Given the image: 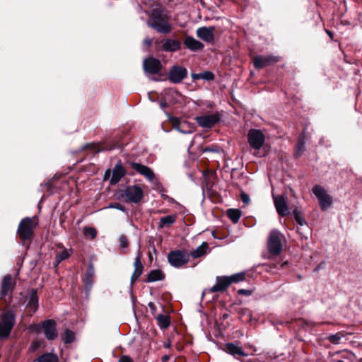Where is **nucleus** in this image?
I'll return each mask as SVG.
<instances>
[{
    "instance_id": "obj_1",
    "label": "nucleus",
    "mask_w": 362,
    "mask_h": 362,
    "mask_svg": "<svg viewBox=\"0 0 362 362\" xmlns=\"http://www.w3.org/2000/svg\"><path fill=\"white\" fill-rule=\"evenodd\" d=\"M149 19L146 24L156 31L163 34H168L171 32L173 26L169 22L168 16L163 13L160 5L153 7L150 11H146Z\"/></svg>"
},
{
    "instance_id": "obj_2",
    "label": "nucleus",
    "mask_w": 362,
    "mask_h": 362,
    "mask_svg": "<svg viewBox=\"0 0 362 362\" xmlns=\"http://www.w3.org/2000/svg\"><path fill=\"white\" fill-rule=\"evenodd\" d=\"M247 140L250 147L257 151V153H255V155L258 157H262L264 154H261L259 152L265 142V136L262 131L255 129H250L247 134Z\"/></svg>"
},
{
    "instance_id": "obj_3",
    "label": "nucleus",
    "mask_w": 362,
    "mask_h": 362,
    "mask_svg": "<svg viewBox=\"0 0 362 362\" xmlns=\"http://www.w3.org/2000/svg\"><path fill=\"white\" fill-rule=\"evenodd\" d=\"M127 163L135 171V173L143 176L148 182L156 185L158 180L153 170L147 165L134 161H128Z\"/></svg>"
},
{
    "instance_id": "obj_4",
    "label": "nucleus",
    "mask_w": 362,
    "mask_h": 362,
    "mask_svg": "<svg viewBox=\"0 0 362 362\" xmlns=\"http://www.w3.org/2000/svg\"><path fill=\"white\" fill-rule=\"evenodd\" d=\"M15 323V314L12 311H7L2 314L0 322V339L9 336Z\"/></svg>"
},
{
    "instance_id": "obj_5",
    "label": "nucleus",
    "mask_w": 362,
    "mask_h": 362,
    "mask_svg": "<svg viewBox=\"0 0 362 362\" xmlns=\"http://www.w3.org/2000/svg\"><path fill=\"white\" fill-rule=\"evenodd\" d=\"M35 227L34 218L25 217L23 218L18 228V233L20 238L23 240L30 239L33 234Z\"/></svg>"
},
{
    "instance_id": "obj_6",
    "label": "nucleus",
    "mask_w": 362,
    "mask_h": 362,
    "mask_svg": "<svg viewBox=\"0 0 362 362\" xmlns=\"http://www.w3.org/2000/svg\"><path fill=\"white\" fill-rule=\"evenodd\" d=\"M127 171L122 166L121 160H118L114 166L112 170L107 169L104 175V180L110 177V183L111 185H115L118 183L120 180L125 176Z\"/></svg>"
},
{
    "instance_id": "obj_7",
    "label": "nucleus",
    "mask_w": 362,
    "mask_h": 362,
    "mask_svg": "<svg viewBox=\"0 0 362 362\" xmlns=\"http://www.w3.org/2000/svg\"><path fill=\"white\" fill-rule=\"evenodd\" d=\"M283 235L278 230H272L268 239L269 252L274 255H277L282 250L281 239Z\"/></svg>"
},
{
    "instance_id": "obj_8",
    "label": "nucleus",
    "mask_w": 362,
    "mask_h": 362,
    "mask_svg": "<svg viewBox=\"0 0 362 362\" xmlns=\"http://www.w3.org/2000/svg\"><path fill=\"white\" fill-rule=\"evenodd\" d=\"M313 192L317 198L320 206L322 211L327 210L332 204V197L320 185H315Z\"/></svg>"
},
{
    "instance_id": "obj_9",
    "label": "nucleus",
    "mask_w": 362,
    "mask_h": 362,
    "mask_svg": "<svg viewBox=\"0 0 362 362\" xmlns=\"http://www.w3.org/2000/svg\"><path fill=\"white\" fill-rule=\"evenodd\" d=\"M143 68L147 75H160L163 65L159 59L149 57L144 60Z\"/></svg>"
},
{
    "instance_id": "obj_10",
    "label": "nucleus",
    "mask_w": 362,
    "mask_h": 362,
    "mask_svg": "<svg viewBox=\"0 0 362 362\" xmlns=\"http://www.w3.org/2000/svg\"><path fill=\"white\" fill-rule=\"evenodd\" d=\"M168 260L170 264L179 268L189 262V255L182 250H174L169 252Z\"/></svg>"
},
{
    "instance_id": "obj_11",
    "label": "nucleus",
    "mask_w": 362,
    "mask_h": 362,
    "mask_svg": "<svg viewBox=\"0 0 362 362\" xmlns=\"http://www.w3.org/2000/svg\"><path fill=\"white\" fill-rule=\"evenodd\" d=\"M221 118V115L216 112L211 115H204L195 117L198 125L203 128H211L215 124L218 123Z\"/></svg>"
},
{
    "instance_id": "obj_12",
    "label": "nucleus",
    "mask_w": 362,
    "mask_h": 362,
    "mask_svg": "<svg viewBox=\"0 0 362 362\" xmlns=\"http://www.w3.org/2000/svg\"><path fill=\"white\" fill-rule=\"evenodd\" d=\"M126 198L132 203H139L144 197L142 189L137 185L127 186L124 191Z\"/></svg>"
},
{
    "instance_id": "obj_13",
    "label": "nucleus",
    "mask_w": 362,
    "mask_h": 362,
    "mask_svg": "<svg viewBox=\"0 0 362 362\" xmlns=\"http://www.w3.org/2000/svg\"><path fill=\"white\" fill-rule=\"evenodd\" d=\"M216 281V284L212 287L203 291L202 296L208 293L224 291L231 284V281H230L228 277L226 276H217Z\"/></svg>"
},
{
    "instance_id": "obj_14",
    "label": "nucleus",
    "mask_w": 362,
    "mask_h": 362,
    "mask_svg": "<svg viewBox=\"0 0 362 362\" xmlns=\"http://www.w3.org/2000/svg\"><path fill=\"white\" fill-rule=\"evenodd\" d=\"M280 57L274 55H259L253 59V64L256 69H262L279 62Z\"/></svg>"
},
{
    "instance_id": "obj_15",
    "label": "nucleus",
    "mask_w": 362,
    "mask_h": 362,
    "mask_svg": "<svg viewBox=\"0 0 362 362\" xmlns=\"http://www.w3.org/2000/svg\"><path fill=\"white\" fill-rule=\"evenodd\" d=\"M187 71L185 67L173 66L168 71V79L173 83H180L187 76Z\"/></svg>"
},
{
    "instance_id": "obj_16",
    "label": "nucleus",
    "mask_w": 362,
    "mask_h": 362,
    "mask_svg": "<svg viewBox=\"0 0 362 362\" xmlns=\"http://www.w3.org/2000/svg\"><path fill=\"white\" fill-rule=\"evenodd\" d=\"M42 328L46 338L54 340L57 337V324L54 320H47L42 323Z\"/></svg>"
},
{
    "instance_id": "obj_17",
    "label": "nucleus",
    "mask_w": 362,
    "mask_h": 362,
    "mask_svg": "<svg viewBox=\"0 0 362 362\" xmlns=\"http://www.w3.org/2000/svg\"><path fill=\"white\" fill-rule=\"evenodd\" d=\"M161 50L167 52H175L180 50L182 44L179 40L166 38L161 41Z\"/></svg>"
},
{
    "instance_id": "obj_18",
    "label": "nucleus",
    "mask_w": 362,
    "mask_h": 362,
    "mask_svg": "<svg viewBox=\"0 0 362 362\" xmlns=\"http://www.w3.org/2000/svg\"><path fill=\"white\" fill-rule=\"evenodd\" d=\"M273 198L278 214L282 216L288 215L289 214V211L287 206V201L285 197L282 195L274 196L273 194Z\"/></svg>"
},
{
    "instance_id": "obj_19",
    "label": "nucleus",
    "mask_w": 362,
    "mask_h": 362,
    "mask_svg": "<svg viewBox=\"0 0 362 362\" xmlns=\"http://www.w3.org/2000/svg\"><path fill=\"white\" fill-rule=\"evenodd\" d=\"M215 28L213 26L211 27H202L197 30V35L198 37L202 39L206 42L213 43L214 40V31Z\"/></svg>"
},
{
    "instance_id": "obj_20",
    "label": "nucleus",
    "mask_w": 362,
    "mask_h": 362,
    "mask_svg": "<svg viewBox=\"0 0 362 362\" xmlns=\"http://www.w3.org/2000/svg\"><path fill=\"white\" fill-rule=\"evenodd\" d=\"M95 270L93 263H90L88 267V269L83 278V281L85 284V290L86 294H88L90 291L93 284Z\"/></svg>"
},
{
    "instance_id": "obj_21",
    "label": "nucleus",
    "mask_w": 362,
    "mask_h": 362,
    "mask_svg": "<svg viewBox=\"0 0 362 362\" xmlns=\"http://www.w3.org/2000/svg\"><path fill=\"white\" fill-rule=\"evenodd\" d=\"M183 43L187 49L193 52L202 50L204 48V45L192 36H187Z\"/></svg>"
},
{
    "instance_id": "obj_22",
    "label": "nucleus",
    "mask_w": 362,
    "mask_h": 362,
    "mask_svg": "<svg viewBox=\"0 0 362 362\" xmlns=\"http://www.w3.org/2000/svg\"><path fill=\"white\" fill-rule=\"evenodd\" d=\"M13 282H12V278L11 275H6L2 282H1V288L0 295L1 297L6 296L8 293H11L13 289Z\"/></svg>"
},
{
    "instance_id": "obj_23",
    "label": "nucleus",
    "mask_w": 362,
    "mask_h": 362,
    "mask_svg": "<svg viewBox=\"0 0 362 362\" xmlns=\"http://www.w3.org/2000/svg\"><path fill=\"white\" fill-rule=\"evenodd\" d=\"M226 351L233 356L235 358H240L246 356L244 351L239 346L233 343H228L226 344Z\"/></svg>"
},
{
    "instance_id": "obj_24",
    "label": "nucleus",
    "mask_w": 362,
    "mask_h": 362,
    "mask_svg": "<svg viewBox=\"0 0 362 362\" xmlns=\"http://www.w3.org/2000/svg\"><path fill=\"white\" fill-rule=\"evenodd\" d=\"M134 265V272L131 278L132 284L134 281H136L142 274L143 265L141 262L140 253H139L138 255L136 256V257L135 258Z\"/></svg>"
},
{
    "instance_id": "obj_25",
    "label": "nucleus",
    "mask_w": 362,
    "mask_h": 362,
    "mask_svg": "<svg viewBox=\"0 0 362 362\" xmlns=\"http://www.w3.org/2000/svg\"><path fill=\"white\" fill-rule=\"evenodd\" d=\"M170 120L173 122L174 129H175L180 133L184 134H189L192 132L191 129H187L185 128V127L187 125L186 122H181L177 117H173L170 119Z\"/></svg>"
},
{
    "instance_id": "obj_26",
    "label": "nucleus",
    "mask_w": 362,
    "mask_h": 362,
    "mask_svg": "<svg viewBox=\"0 0 362 362\" xmlns=\"http://www.w3.org/2000/svg\"><path fill=\"white\" fill-rule=\"evenodd\" d=\"M28 307L33 313H35L38 308V297L37 296L36 291L34 289L31 291L28 303Z\"/></svg>"
},
{
    "instance_id": "obj_27",
    "label": "nucleus",
    "mask_w": 362,
    "mask_h": 362,
    "mask_svg": "<svg viewBox=\"0 0 362 362\" xmlns=\"http://www.w3.org/2000/svg\"><path fill=\"white\" fill-rule=\"evenodd\" d=\"M208 249V244L206 242H204L201 245H199L194 250L192 251L189 255L196 259L202 257L205 255L206 250Z\"/></svg>"
},
{
    "instance_id": "obj_28",
    "label": "nucleus",
    "mask_w": 362,
    "mask_h": 362,
    "mask_svg": "<svg viewBox=\"0 0 362 362\" xmlns=\"http://www.w3.org/2000/svg\"><path fill=\"white\" fill-rule=\"evenodd\" d=\"M305 134L303 133L299 136L298 144L296 146L295 155L297 157L300 156L304 150H305Z\"/></svg>"
},
{
    "instance_id": "obj_29",
    "label": "nucleus",
    "mask_w": 362,
    "mask_h": 362,
    "mask_svg": "<svg viewBox=\"0 0 362 362\" xmlns=\"http://www.w3.org/2000/svg\"><path fill=\"white\" fill-rule=\"evenodd\" d=\"M164 274L159 269H154L151 271L148 276V282H154L164 279Z\"/></svg>"
},
{
    "instance_id": "obj_30",
    "label": "nucleus",
    "mask_w": 362,
    "mask_h": 362,
    "mask_svg": "<svg viewBox=\"0 0 362 362\" xmlns=\"http://www.w3.org/2000/svg\"><path fill=\"white\" fill-rule=\"evenodd\" d=\"M156 319L158 322V325L162 329H166L170 325V317L169 316L163 314H158L156 316Z\"/></svg>"
},
{
    "instance_id": "obj_31",
    "label": "nucleus",
    "mask_w": 362,
    "mask_h": 362,
    "mask_svg": "<svg viewBox=\"0 0 362 362\" xmlns=\"http://www.w3.org/2000/svg\"><path fill=\"white\" fill-rule=\"evenodd\" d=\"M37 362H59L57 355L47 353L37 358Z\"/></svg>"
},
{
    "instance_id": "obj_32",
    "label": "nucleus",
    "mask_w": 362,
    "mask_h": 362,
    "mask_svg": "<svg viewBox=\"0 0 362 362\" xmlns=\"http://www.w3.org/2000/svg\"><path fill=\"white\" fill-rule=\"evenodd\" d=\"M175 222V216L173 215H168L166 216H163L160 218L159 226L160 228H163L166 226H170Z\"/></svg>"
},
{
    "instance_id": "obj_33",
    "label": "nucleus",
    "mask_w": 362,
    "mask_h": 362,
    "mask_svg": "<svg viewBox=\"0 0 362 362\" xmlns=\"http://www.w3.org/2000/svg\"><path fill=\"white\" fill-rule=\"evenodd\" d=\"M192 78L194 79H204L206 81H211L213 80L214 78V75L211 71H204L202 73L199 74H193Z\"/></svg>"
},
{
    "instance_id": "obj_34",
    "label": "nucleus",
    "mask_w": 362,
    "mask_h": 362,
    "mask_svg": "<svg viewBox=\"0 0 362 362\" xmlns=\"http://www.w3.org/2000/svg\"><path fill=\"white\" fill-rule=\"evenodd\" d=\"M227 215L233 223H237L241 216V212L238 209H229Z\"/></svg>"
},
{
    "instance_id": "obj_35",
    "label": "nucleus",
    "mask_w": 362,
    "mask_h": 362,
    "mask_svg": "<svg viewBox=\"0 0 362 362\" xmlns=\"http://www.w3.org/2000/svg\"><path fill=\"white\" fill-rule=\"evenodd\" d=\"M70 256V252L68 250L64 249L61 252H59L56 254L55 256V264L58 265L62 261L67 259Z\"/></svg>"
},
{
    "instance_id": "obj_36",
    "label": "nucleus",
    "mask_w": 362,
    "mask_h": 362,
    "mask_svg": "<svg viewBox=\"0 0 362 362\" xmlns=\"http://www.w3.org/2000/svg\"><path fill=\"white\" fill-rule=\"evenodd\" d=\"M62 339L65 344L72 343L75 339V333L69 329H66L62 334Z\"/></svg>"
},
{
    "instance_id": "obj_37",
    "label": "nucleus",
    "mask_w": 362,
    "mask_h": 362,
    "mask_svg": "<svg viewBox=\"0 0 362 362\" xmlns=\"http://www.w3.org/2000/svg\"><path fill=\"white\" fill-rule=\"evenodd\" d=\"M293 216H294V218L296 220V221L300 225V226H304L306 224V221L301 213L300 211H299L298 209H295L293 211Z\"/></svg>"
},
{
    "instance_id": "obj_38",
    "label": "nucleus",
    "mask_w": 362,
    "mask_h": 362,
    "mask_svg": "<svg viewBox=\"0 0 362 362\" xmlns=\"http://www.w3.org/2000/svg\"><path fill=\"white\" fill-rule=\"evenodd\" d=\"M344 337V335L341 332H337L334 334H330L327 337V340L333 344H338L339 341Z\"/></svg>"
},
{
    "instance_id": "obj_39",
    "label": "nucleus",
    "mask_w": 362,
    "mask_h": 362,
    "mask_svg": "<svg viewBox=\"0 0 362 362\" xmlns=\"http://www.w3.org/2000/svg\"><path fill=\"white\" fill-rule=\"evenodd\" d=\"M231 284L238 283L243 281L245 279V274L244 272H240L234 274L230 276H228Z\"/></svg>"
},
{
    "instance_id": "obj_40",
    "label": "nucleus",
    "mask_w": 362,
    "mask_h": 362,
    "mask_svg": "<svg viewBox=\"0 0 362 362\" xmlns=\"http://www.w3.org/2000/svg\"><path fill=\"white\" fill-rule=\"evenodd\" d=\"M83 233L86 236L94 239L97 235V230L93 227H85L83 228Z\"/></svg>"
},
{
    "instance_id": "obj_41",
    "label": "nucleus",
    "mask_w": 362,
    "mask_h": 362,
    "mask_svg": "<svg viewBox=\"0 0 362 362\" xmlns=\"http://www.w3.org/2000/svg\"><path fill=\"white\" fill-rule=\"evenodd\" d=\"M107 208L118 209L123 212H125L127 211L126 207L124 206L122 204H121L119 202L111 203L109 204V206Z\"/></svg>"
},
{
    "instance_id": "obj_42",
    "label": "nucleus",
    "mask_w": 362,
    "mask_h": 362,
    "mask_svg": "<svg viewBox=\"0 0 362 362\" xmlns=\"http://www.w3.org/2000/svg\"><path fill=\"white\" fill-rule=\"evenodd\" d=\"M119 241V247L121 248H126L128 247V240H127L125 236H124V235L120 236Z\"/></svg>"
},
{
    "instance_id": "obj_43",
    "label": "nucleus",
    "mask_w": 362,
    "mask_h": 362,
    "mask_svg": "<svg viewBox=\"0 0 362 362\" xmlns=\"http://www.w3.org/2000/svg\"><path fill=\"white\" fill-rule=\"evenodd\" d=\"M241 200L245 204H249L250 199L248 194L246 193L243 192L241 194Z\"/></svg>"
},
{
    "instance_id": "obj_44",
    "label": "nucleus",
    "mask_w": 362,
    "mask_h": 362,
    "mask_svg": "<svg viewBox=\"0 0 362 362\" xmlns=\"http://www.w3.org/2000/svg\"><path fill=\"white\" fill-rule=\"evenodd\" d=\"M239 295L250 296L252 294L251 291L247 289H240L238 291Z\"/></svg>"
},
{
    "instance_id": "obj_45",
    "label": "nucleus",
    "mask_w": 362,
    "mask_h": 362,
    "mask_svg": "<svg viewBox=\"0 0 362 362\" xmlns=\"http://www.w3.org/2000/svg\"><path fill=\"white\" fill-rule=\"evenodd\" d=\"M118 362H132V360L129 356H123L119 359Z\"/></svg>"
},
{
    "instance_id": "obj_46",
    "label": "nucleus",
    "mask_w": 362,
    "mask_h": 362,
    "mask_svg": "<svg viewBox=\"0 0 362 362\" xmlns=\"http://www.w3.org/2000/svg\"><path fill=\"white\" fill-rule=\"evenodd\" d=\"M217 147H206L204 148V152H217Z\"/></svg>"
},
{
    "instance_id": "obj_47",
    "label": "nucleus",
    "mask_w": 362,
    "mask_h": 362,
    "mask_svg": "<svg viewBox=\"0 0 362 362\" xmlns=\"http://www.w3.org/2000/svg\"><path fill=\"white\" fill-rule=\"evenodd\" d=\"M148 307H149V308H150V310H151V313H152L153 315H155V312H156V307L155 304H154L153 303L150 302V303H148Z\"/></svg>"
},
{
    "instance_id": "obj_48",
    "label": "nucleus",
    "mask_w": 362,
    "mask_h": 362,
    "mask_svg": "<svg viewBox=\"0 0 362 362\" xmlns=\"http://www.w3.org/2000/svg\"><path fill=\"white\" fill-rule=\"evenodd\" d=\"M325 266V263L324 262H321L320 264H319L314 269V271L315 272H318L319 270H320L321 269H323Z\"/></svg>"
},
{
    "instance_id": "obj_49",
    "label": "nucleus",
    "mask_w": 362,
    "mask_h": 362,
    "mask_svg": "<svg viewBox=\"0 0 362 362\" xmlns=\"http://www.w3.org/2000/svg\"><path fill=\"white\" fill-rule=\"evenodd\" d=\"M144 44L146 45L147 47H149L152 44V40L146 37L144 40Z\"/></svg>"
},
{
    "instance_id": "obj_50",
    "label": "nucleus",
    "mask_w": 362,
    "mask_h": 362,
    "mask_svg": "<svg viewBox=\"0 0 362 362\" xmlns=\"http://www.w3.org/2000/svg\"><path fill=\"white\" fill-rule=\"evenodd\" d=\"M170 359V356H168V355H165L162 357V361L163 362H166L168 361V360Z\"/></svg>"
},
{
    "instance_id": "obj_51",
    "label": "nucleus",
    "mask_w": 362,
    "mask_h": 362,
    "mask_svg": "<svg viewBox=\"0 0 362 362\" xmlns=\"http://www.w3.org/2000/svg\"><path fill=\"white\" fill-rule=\"evenodd\" d=\"M166 103H160V107L164 109L166 107Z\"/></svg>"
},
{
    "instance_id": "obj_52",
    "label": "nucleus",
    "mask_w": 362,
    "mask_h": 362,
    "mask_svg": "<svg viewBox=\"0 0 362 362\" xmlns=\"http://www.w3.org/2000/svg\"><path fill=\"white\" fill-rule=\"evenodd\" d=\"M165 347L168 348L170 346V342L168 341V344H166V345L165 346Z\"/></svg>"
},
{
    "instance_id": "obj_53",
    "label": "nucleus",
    "mask_w": 362,
    "mask_h": 362,
    "mask_svg": "<svg viewBox=\"0 0 362 362\" xmlns=\"http://www.w3.org/2000/svg\"><path fill=\"white\" fill-rule=\"evenodd\" d=\"M327 33L330 37H332V33H331L330 31L327 30Z\"/></svg>"
},
{
    "instance_id": "obj_54",
    "label": "nucleus",
    "mask_w": 362,
    "mask_h": 362,
    "mask_svg": "<svg viewBox=\"0 0 362 362\" xmlns=\"http://www.w3.org/2000/svg\"><path fill=\"white\" fill-rule=\"evenodd\" d=\"M150 94H151V92H148V97L149 99H151V95Z\"/></svg>"
},
{
    "instance_id": "obj_55",
    "label": "nucleus",
    "mask_w": 362,
    "mask_h": 362,
    "mask_svg": "<svg viewBox=\"0 0 362 362\" xmlns=\"http://www.w3.org/2000/svg\"><path fill=\"white\" fill-rule=\"evenodd\" d=\"M88 146H89V145L88 144V145L83 146V148H86Z\"/></svg>"
},
{
    "instance_id": "obj_56",
    "label": "nucleus",
    "mask_w": 362,
    "mask_h": 362,
    "mask_svg": "<svg viewBox=\"0 0 362 362\" xmlns=\"http://www.w3.org/2000/svg\"><path fill=\"white\" fill-rule=\"evenodd\" d=\"M339 362H344V361H339Z\"/></svg>"
}]
</instances>
